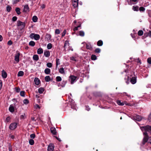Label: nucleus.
I'll list each match as a JSON object with an SVG mask.
<instances>
[{"label":"nucleus","instance_id":"1","mask_svg":"<svg viewBox=\"0 0 151 151\" xmlns=\"http://www.w3.org/2000/svg\"><path fill=\"white\" fill-rule=\"evenodd\" d=\"M145 129V132H143L144 137L142 142V144L143 145L147 142L148 140V136L147 132L150 133L151 132V126L148 125L146 126Z\"/></svg>","mask_w":151,"mask_h":151},{"label":"nucleus","instance_id":"2","mask_svg":"<svg viewBox=\"0 0 151 151\" xmlns=\"http://www.w3.org/2000/svg\"><path fill=\"white\" fill-rule=\"evenodd\" d=\"M29 37L32 39H34L36 40H39L40 38V36L39 35L32 33L30 34Z\"/></svg>","mask_w":151,"mask_h":151},{"label":"nucleus","instance_id":"3","mask_svg":"<svg viewBox=\"0 0 151 151\" xmlns=\"http://www.w3.org/2000/svg\"><path fill=\"white\" fill-rule=\"evenodd\" d=\"M77 77L76 76L71 75L69 77V79H70L71 81V84H73L74 82L76 81L77 80L76 78Z\"/></svg>","mask_w":151,"mask_h":151},{"label":"nucleus","instance_id":"4","mask_svg":"<svg viewBox=\"0 0 151 151\" xmlns=\"http://www.w3.org/2000/svg\"><path fill=\"white\" fill-rule=\"evenodd\" d=\"M16 52L17 53L16 54L14 57V60L17 63L19 62V57L20 55V53L17 51Z\"/></svg>","mask_w":151,"mask_h":151},{"label":"nucleus","instance_id":"5","mask_svg":"<svg viewBox=\"0 0 151 151\" xmlns=\"http://www.w3.org/2000/svg\"><path fill=\"white\" fill-rule=\"evenodd\" d=\"M132 118L133 120H136L138 121H140L142 120V117L139 115H137L132 116Z\"/></svg>","mask_w":151,"mask_h":151},{"label":"nucleus","instance_id":"6","mask_svg":"<svg viewBox=\"0 0 151 151\" xmlns=\"http://www.w3.org/2000/svg\"><path fill=\"white\" fill-rule=\"evenodd\" d=\"M17 125L16 123H12L10 125L9 128L11 130H13L17 127Z\"/></svg>","mask_w":151,"mask_h":151},{"label":"nucleus","instance_id":"7","mask_svg":"<svg viewBox=\"0 0 151 151\" xmlns=\"http://www.w3.org/2000/svg\"><path fill=\"white\" fill-rule=\"evenodd\" d=\"M17 26H21L22 29H23L25 27V23L21 22L20 21H18L17 22Z\"/></svg>","mask_w":151,"mask_h":151},{"label":"nucleus","instance_id":"8","mask_svg":"<svg viewBox=\"0 0 151 151\" xmlns=\"http://www.w3.org/2000/svg\"><path fill=\"white\" fill-rule=\"evenodd\" d=\"M54 149L53 145L52 144H50L48 146L47 151H53Z\"/></svg>","mask_w":151,"mask_h":151},{"label":"nucleus","instance_id":"9","mask_svg":"<svg viewBox=\"0 0 151 151\" xmlns=\"http://www.w3.org/2000/svg\"><path fill=\"white\" fill-rule=\"evenodd\" d=\"M137 77H133L130 80L131 82L133 84H134L136 82Z\"/></svg>","mask_w":151,"mask_h":151},{"label":"nucleus","instance_id":"10","mask_svg":"<svg viewBox=\"0 0 151 151\" xmlns=\"http://www.w3.org/2000/svg\"><path fill=\"white\" fill-rule=\"evenodd\" d=\"M51 132L53 134L56 135L57 133L56 129L54 127H51L50 128Z\"/></svg>","mask_w":151,"mask_h":151},{"label":"nucleus","instance_id":"11","mask_svg":"<svg viewBox=\"0 0 151 151\" xmlns=\"http://www.w3.org/2000/svg\"><path fill=\"white\" fill-rule=\"evenodd\" d=\"M34 81L37 85H39L40 82V80L37 78H35Z\"/></svg>","mask_w":151,"mask_h":151},{"label":"nucleus","instance_id":"12","mask_svg":"<svg viewBox=\"0 0 151 151\" xmlns=\"http://www.w3.org/2000/svg\"><path fill=\"white\" fill-rule=\"evenodd\" d=\"M7 73H6L4 70H3L2 73V76L3 78H5L7 77Z\"/></svg>","mask_w":151,"mask_h":151},{"label":"nucleus","instance_id":"13","mask_svg":"<svg viewBox=\"0 0 151 151\" xmlns=\"http://www.w3.org/2000/svg\"><path fill=\"white\" fill-rule=\"evenodd\" d=\"M50 70L48 68H46L44 70L45 73L47 75L50 74Z\"/></svg>","mask_w":151,"mask_h":151},{"label":"nucleus","instance_id":"14","mask_svg":"<svg viewBox=\"0 0 151 151\" xmlns=\"http://www.w3.org/2000/svg\"><path fill=\"white\" fill-rule=\"evenodd\" d=\"M44 55L46 57H49L50 56V52L48 51H45L44 52Z\"/></svg>","mask_w":151,"mask_h":151},{"label":"nucleus","instance_id":"15","mask_svg":"<svg viewBox=\"0 0 151 151\" xmlns=\"http://www.w3.org/2000/svg\"><path fill=\"white\" fill-rule=\"evenodd\" d=\"M29 8L28 5H25L24 7V11L27 12L29 11Z\"/></svg>","mask_w":151,"mask_h":151},{"label":"nucleus","instance_id":"16","mask_svg":"<svg viewBox=\"0 0 151 151\" xmlns=\"http://www.w3.org/2000/svg\"><path fill=\"white\" fill-rule=\"evenodd\" d=\"M103 42L101 40H99L97 42V45L99 46H101L102 45Z\"/></svg>","mask_w":151,"mask_h":151},{"label":"nucleus","instance_id":"17","mask_svg":"<svg viewBox=\"0 0 151 151\" xmlns=\"http://www.w3.org/2000/svg\"><path fill=\"white\" fill-rule=\"evenodd\" d=\"M51 36L50 34H47L45 36V38L47 39V40H50Z\"/></svg>","mask_w":151,"mask_h":151},{"label":"nucleus","instance_id":"18","mask_svg":"<svg viewBox=\"0 0 151 151\" xmlns=\"http://www.w3.org/2000/svg\"><path fill=\"white\" fill-rule=\"evenodd\" d=\"M43 52V50L42 48H39L37 50V53L39 54L42 53Z\"/></svg>","mask_w":151,"mask_h":151},{"label":"nucleus","instance_id":"19","mask_svg":"<svg viewBox=\"0 0 151 151\" xmlns=\"http://www.w3.org/2000/svg\"><path fill=\"white\" fill-rule=\"evenodd\" d=\"M33 58L34 60L37 61L39 60L38 56L37 55H34L33 57Z\"/></svg>","mask_w":151,"mask_h":151},{"label":"nucleus","instance_id":"20","mask_svg":"<svg viewBox=\"0 0 151 151\" xmlns=\"http://www.w3.org/2000/svg\"><path fill=\"white\" fill-rule=\"evenodd\" d=\"M24 73L23 71H19L17 74L18 76H23Z\"/></svg>","mask_w":151,"mask_h":151},{"label":"nucleus","instance_id":"21","mask_svg":"<svg viewBox=\"0 0 151 151\" xmlns=\"http://www.w3.org/2000/svg\"><path fill=\"white\" fill-rule=\"evenodd\" d=\"M86 47L87 49H89L91 50H92V47L90 45L86 44Z\"/></svg>","mask_w":151,"mask_h":151},{"label":"nucleus","instance_id":"22","mask_svg":"<svg viewBox=\"0 0 151 151\" xmlns=\"http://www.w3.org/2000/svg\"><path fill=\"white\" fill-rule=\"evenodd\" d=\"M38 91L39 93L41 94L43 93L44 91V89L43 88L41 87L39 88Z\"/></svg>","mask_w":151,"mask_h":151},{"label":"nucleus","instance_id":"23","mask_svg":"<svg viewBox=\"0 0 151 151\" xmlns=\"http://www.w3.org/2000/svg\"><path fill=\"white\" fill-rule=\"evenodd\" d=\"M45 80L46 82H49L50 80V78L49 76H47L45 77Z\"/></svg>","mask_w":151,"mask_h":151},{"label":"nucleus","instance_id":"24","mask_svg":"<svg viewBox=\"0 0 151 151\" xmlns=\"http://www.w3.org/2000/svg\"><path fill=\"white\" fill-rule=\"evenodd\" d=\"M38 18L36 16H34L32 18V20L33 22H36L37 21Z\"/></svg>","mask_w":151,"mask_h":151},{"label":"nucleus","instance_id":"25","mask_svg":"<svg viewBox=\"0 0 151 151\" xmlns=\"http://www.w3.org/2000/svg\"><path fill=\"white\" fill-rule=\"evenodd\" d=\"M20 9L19 8H17L15 9V11L17 12V14L18 15H19L21 14V12H20Z\"/></svg>","mask_w":151,"mask_h":151},{"label":"nucleus","instance_id":"26","mask_svg":"<svg viewBox=\"0 0 151 151\" xmlns=\"http://www.w3.org/2000/svg\"><path fill=\"white\" fill-rule=\"evenodd\" d=\"M132 9L134 11H138L139 10V7L137 6H133L132 7Z\"/></svg>","mask_w":151,"mask_h":151},{"label":"nucleus","instance_id":"27","mask_svg":"<svg viewBox=\"0 0 151 151\" xmlns=\"http://www.w3.org/2000/svg\"><path fill=\"white\" fill-rule=\"evenodd\" d=\"M9 111L11 112H13L14 111V108L13 106L10 105L9 108Z\"/></svg>","mask_w":151,"mask_h":151},{"label":"nucleus","instance_id":"28","mask_svg":"<svg viewBox=\"0 0 151 151\" xmlns=\"http://www.w3.org/2000/svg\"><path fill=\"white\" fill-rule=\"evenodd\" d=\"M97 58L96 55H92L91 56V59L92 60H95Z\"/></svg>","mask_w":151,"mask_h":151},{"label":"nucleus","instance_id":"29","mask_svg":"<svg viewBox=\"0 0 151 151\" xmlns=\"http://www.w3.org/2000/svg\"><path fill=\"white\" fill-rule=\"evenodd\" d=\"M117 104L119 105L123 106L124 105V103L123 102H121V101L118 100L117 101Z\"/></svg>","mask_w":151,"mask_h":151},{"label":"nucleus","instance_id":"30","mask_svg":"<svg viewBox=\"0 0 151 151\" xmlns=\"http://www.w3.org/2000/svg\"><path fill=\"white\" fill-rule=\"evenodd\" d=\"M35 45V42L33 41H31L29 43V45L32 46H34Z\"/></svg>","mask_w":151,"mask_h":151},{"label":"nucleus","instance_id":"31","mask_svg":"<svg viewBox=\"0 0 151 151\" xmlns=\"http://www.w3.org/2000/svg\"><path fill=\"white\" fill-rule=\"evenodd\" d=\"M29 143L31 145H33L34 144V141L32 139H30L29 140Z\"/></svg>","mask_w":151,"mask_h":151},{"label":"nucleus","instance_id":"32","mask_svg":"<svg viewBox=\"0 0 151 151\" xmlns=\"http://www.w3.org/2000/svg\"><path fill=\"white\" fill-rule=\"evenodd\" d=\"M59 72L60 73L62 74H63L65 73L64 69L63 68L60 69Z\"/></svg>","mask_w":151,"mask_h":151},{"label":"nucleus","instance_id":"33","mask_svg":"<svg viewBox=\"0 0 151 151\" xmlns=\"http://www.w3.org/2000/svg\"><path fill=\"white\" fill-rule=\"evenodd\" d=\"M79 35L83 37L84 35V32L82 31H80L79 32Z\"/></svg>","mask_w":151,"mask_h":151},{"label":"nucleus","instance_id":"34","mask_svg":"<svg viewBox=\"0 0 151 151\" xmlns=\"http://www.w3.org/2000/svg\"><path fill=\"white\" fill-rule=\"evenodd\" d=\"M56 81L58 82L60 81H61L62 79L60 76H57L56 78Z\"/></svg>","mask_w":151,"mask_h":151},{"label":"nucleus","instance_id":"35","mask_svg":"<svg viewBox=\"0 0 151 151\" xmlns=\"http://www.w3.org/2000/svg\"><path fill=\"white\" fill-rule=\"evenodd\" d=\"M11 9H12L11 7V6H9L8 5L7 6L6 10L8 12H10V11Z\"/></svg>","mask_w":151,"mask_h":151},{"label":"nucleus","instance_id":"36","mask_svg":"<svg viewBox=\"0 0 151 151\" xmlns=\"http://www.w3.org/2000/svg\"><path fill=\"white\" fill-rule=\"evenodd\" d=\"M143 31L142 30H140L138 31V34L139 36H142L143 35Z\"/></svg>","mask_w":151,"mask_h":151},{"label":"nucleus","instance_id":"37","mask_svg":"<svg viewBox=\"0 0 151 151\" xmlns=\"http://www.w3.org/2000/svg\"><path fill=\"white\" fill-rule=\"evenodd\" d=\"M52 47V45L51 43H49L47 44V47L48 49H51Z\"/></svg>","mask_w":151,"mask_h":151},{"label":"nucleus","instance_id":"38","mask_svg":"<svg viewBox=\"0 0 151 151\" xmlns=\"http://www.w3.org/2000/svg\"><path fill=\"white\" fill-rule=\"evenodd\" d=\"M8 148L9 151H12V146L10 143L8 144Z\"/></svg>","mask_w":151,"mask_h":151},{"label":"nucleus","instance_id":"39","mask_svg":"<svg viewBox=\"0 0 151 151\" xmlns=\"http://www.w3.org/2000/svg\"><path fill=\"white\" fill-rule=\"evenodd\" d=\"M23 103L25 104H27L29 103V101L28 99H25L23 100Z\"/></svg>","mask_w":151,"mask_h":151},{"label":"nucleus","instance_id":"40","mask_svg":"<svg viewBox=\"0 0 151 151\" xmlns=\"http://www.w3.org/2000/svg\"><path fill=\"white\" fill-rule=\"evenodd\" d=\"M46 65H47V66L48 67L50 68L52 67V64L50 63H47Z\"/></svg>","mask_w":151,"mask_h":151},{"label":"nucleus","instance_id":"41","mask_svg":"<svg viewBox=\"0 0 151 151\" xmlns=\"http://www.w3.org/2000/svg\"><path fill=\"white\" fill-rule=\"evenodd\" d=\"M73 5L75 8L77 7L78 6V2H73Z\"/></svg>","mask_w":151,"mask_h":151},{"label":"nucleus","instance_id":"42","mask_svg":"<svg viewBox=\"0 0 151 151\" xmlns=\"http://www.w3.org/2000/svg\"><path fill=\"white\" fill-rule=\"evenodd\" d=\"M101 50L99 48L96 49L95 50V52L96 53H99L100 52Z\"/></svg>","mask_w":151,"mask_h":151},{"label":"nucleus","instance_id":"43","mask_svg":"<svg viewBox=\"0 0 151 151\" xmlns=\"http://www.w3.org/2000/svg\"><path fill=\"white\" fill-rule=\"evenodd\" d=\"M60 64V63H59V59L57 58L56 60V66H58Z\"/></svg>","mask_w":151,"mask_h":151},{"label":"nucleus","instance_id":"44","mask_svg":"<svg viewBox=\"0 0 151 151\" xmlns=\"http://www.w3.org/2000/svg\"><path fill=\"white\" fill-rule=\"evenodd\" d=\"M25 92L24 91H22L20 92V95L22 96H24Z\"/></svg>","mask_w":151,"mask_h":151},{"label":"nucleus","instance_id":"45","mask_svg":"<svg viewBox=\"0 0 151 151\" xmlns=\"http://www.w3.org/2000/svg\"><path fill=\"white\" fill-rule=\"evenodd\" d=\"M145 9L143 7L141 6L139 8V10L140 11L144 12Z\"/></svg>","mask_w":151,"mask_h":151},{"label":"nucleus","instance_id":"46","mask_svg":"<svg viewBox=\"0 0 151 151\" xmlns=\"http://www.w3.org/2000/svg\"><path fill=\"white\" fill-rule=\"evenodd\" d=\"M55 34H58L60 33V31L59 29H56L55 30Z\"/></svg>","mask_w":151,"mask_h":151},{"label":"nucleus","instance_id":"47","mask_svg":"<svg viewBox=\"0 0 151 151\" xmlns=\"http://www.w3.org/2000/svg\"><path fill=\"white\" fill-rule=\"evenodd\" d=\"M147 62L149 64H151V58H148L147 59Z\"/></svg>","mask_w":151,"mask_h":151},{"label":"nucleus","instance_id":"48","mask_svg":"<svg viewBox=\"0 0 151 151\" xmlns=\"http://www.w3.org/2000/svg\"><path fill=\"white\" fill-rule=\"evenodd\" d=\"M35 137V134H32L30 135V137L32 139H34Z\"/></svg>","mask_w":151,"mask_h":151},{"label":"nucleus","instance_id":"49","mask_svg":"<svg viewBox=\"0 0 151 151\" xmlns=\"http://www.w3.org/2000/svg\"><path fill=\"white\" fill-rule=\"evenodd\" d=\"M25 117V114H24L20 116V119H24V117Z\"/></svg>","mask_w":151,"mask_h":151},{"label":"nucleus","instance_id":"50","mask_svg":"<svg viewBox=\"0 0 151 151\" xmlns=\"http://www.w3.org/2000/svg\"><path fill=\"white\" fill-rule=\"evenodd\" d=\"M17 17L16 16H14L12 17V20L13 21L15 22L17 20Z\"/></svg>","mask_w":151,"mask_h":151},{"label":"nucleus","instance_id":"51","mask_svg":"<svg viewBox=\"0 0 151 151\" xmlns=\"http://www.w3.org/2000/svg\"><path fill=\"white\" fill-rule=\"evenodd\" d=\"M146 126L142 127H141V129L142 131H145Z\"/></svg>","mask_w":151,"mask_h":151},{"label":"nucleus","instance_id":"52","mask_svg":"<svg viewBox=\"0 0 151 151\" xmlns=\"http://www.w3.org/2000/svg\"><path fill=\"white\" fill-rule=\"evenodd\" d=\"M66 30H65L63 31V33H62V37H64L65 35V34H66Z\"/></svg>","mask_w":151,"mask_h":151},{"label":"nucleus","instance_id":"53","mask_svg":"<svg viewBox=\"0 0 151 151\" xmlns=\"http://www.w3.org/2000/svg\"><path fill=\"white\" fill-rule=\"evenodd\" d=\"M19 1V0H14L13 1V4H14L17 3Z\"/></svg>","mask_w":151,"mask_h":151},{"label":"nucleus","instance_id":"54","mask_svg":"<svg viewBox=\"0 0 151 151\" xmlns=\"http://www.w3.org/2000/svg\"><path fill=\"white\" fill-rule=\"evenodd\" d=\"M12 44V42L11 40H9L8 42V44L9 45H11Z\"/></svg>","mask_w":151,"mask_h":151},{"label":"nucleus","instance_id":"55","mask_svg":"<svg viewBox=\"0 0 151 151\" xmlns=\"http://www.w3.org/2000/svg\"><path fill=\"white\" fill-rule=\"evenodd\" d=\"M10 119V117L9 116H8L6 119V121L7 122H9Z\"/></svg>","mask_w":151,"mask_h":151},{"label":"nucleus","instance_id":"56","mask_svg":"<svg viewBox=\"0 0 151 151\" xmlns=\"http://www.w3.org/2000/svg\"><path fill=\"white\" fill-rule=\"evenodd\" d=\"M86 109L88 111H89L90 109V108L89 107V106H86Z\"/></svg>","mask_w":151,"mask_h":151},{"label":"nucleus","instance_id":"57","mask_svg":"<svg viewBox=\"0 0 151 151\" xmlns=\"http://www.w3.org/2000/svg\"><path fill=\"white\" fill-rule=\"evenodd\" d=\"M20 90V89L19 88H16V91L17 92H19Z\"/></svg>","mask_w":151,"mask_h":151},{"label":"nucleus","instance_id":"58","mask_svg":"<svg viewBox=\"0 0 151 151\" xmlns=\"http://www.w3.org/2000/svg\"><path fill=\"white\" fill-rule=\"evenodd\" d=\"M35 108H38L39 109L40 108V106L39 105H38V104L35 105Z\"/></svg>","mask_w":151,"mask_h":151},{"label":"nucleus","instance_id":"59","mask_svg":"<svg viewBox=\"0 0 151 151\" xmlns=\"http://www.w3.org/2000/svg\"><path fill=\"white\" fill-rule=\"evenodd\" d=\"M148 142L151 143V136L149 138H148Z\"/></svg>","mask_w":151,"mask_h":151},{"label":"nucleus","instance_id":"60","mask_svg":"<svg viewBox=\"0 0 151 151\" xmlns=\"http://www.w3.org/2000/svg\"><path fill=\"white\" fill-rule=\"evenodd\" d=\"M45 5L44 4H42V6H41V8L42 9H43L44 8H45Z\"/></svg>","mask_w":151,"mask_h":151},{"label":"nucleus","instance_id":"61","mask_svg":"<svg viewBox=\"0 0 151 151\" xmlns=\"http://www.w3.org/2000/svg\"><path fill=\"white\" fill-rule=\"evenodd\" d=\"M70 59L71 60H74L75 61H76V60L75 59V58L74 57H70Z\"/></svg>","mask_w":151,"mask_h":151},{"label":"nucleus","instance_id":"62","mask_svg":"<svg viewBox=\"0 0 151 151\" xmlns=\"http://www.w3.org/2000/svg\"><path fill=\"white\" fill-rule=\"evenodd\" d=\"M78 29V28L77 27H75L73 29V30L74 31L77 30Z\"/></svg>","mask_w":151,"mask_h":151},{"label":"nucleus","instance_id":"63","mask_svg":"<svg viewBox=\"0 0 151 151\" xmlns=\"http://www.w3.org/2000/svg\"><path fill=\"white\" fill-rule=\"evenodd\" d=\"M147 35H149V36L151 37V31H149V34H148Z\"/></svg>","mask_w":151,"mask_h":151},{"label":"nucleus","instance_id":"64","mask_svg":"<svg viewBox=\"0 0 151 151\" xmlns=\"http://www.w3.org/2000/svg\"><path fill=\"white\" fill-rule=\"evenodd\" d=\"M149 119L151 121V114L149 116Z\"/></svg>","mask_w":151,"mask_h":151}]
</instances>
